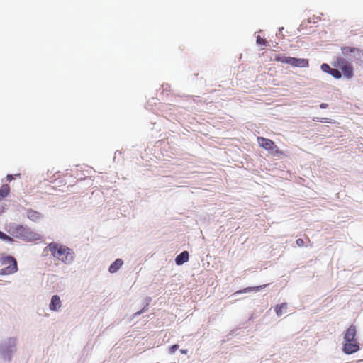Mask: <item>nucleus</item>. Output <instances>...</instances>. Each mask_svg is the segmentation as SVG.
<instances>
[{
    "label": "nucleus",
    "instance_id": "obj_1",
    "mask_svg": "<svg viewBox=\"0 0 363 363\" xmlns=\"http://www.w3.org/2000/svg\"><path fill=\"white\" fill-rule=\"evenodd\" d=\"M8 233L13 237L25 242L40 240L41 236L26 225L11 223L8 225Z\"/></svg>",
    "mask_w": 363,
    "mask_h": 363
},
{
    "label": "nucleus",
    "instance_id": "obj_2",
    "mask_svg": "<svg viewBox=\"0 0 363 363\" xmlns=\"http://www.w3.org/2000/svg\"><path fill=\"white\" fill-rule=\"evenodd\" d=\"M18 340L14 337L3 338L0 341V359L5 362H11L17 350Z\"/></svg>",
    "mask_w": 363,
    "mask_h": 363
},
{
    "label": "nucleus",
    "instance_id": "obj_3",
    "mask_svg": "<svg viewBox=\"0 0 363 363\" xmlns=\"http://www.w3.org/2000/svg\"><path fill=\"white\" fill-rule=\"evenodd\" d=\"M0 263L1 265H7V267L0 269V274L9 275L18 271L17 261L12 255L6 254L0 255Z\"/></svg>",
    "mask_w": 363,
    "mask_h": 363
},
{
    "label": "nucleus",
    "instance_id": "obj_4",
    "mask_svg": "<svg viewBox=\"0 0 363 363\" xmlns=\"http://www.w3.org/2000/svg\"><path fill=\"white\" fill-rule=\"evenodd\" d=\"M277 62L291 65L295 67H307L309 65L308 60L303 58H297L284 55H278L275 57Z\"/></svg>",
    "mask_w": 363,
    "mask_h": 363
},
{
    "label": "nucleus",
    "instance_id": "obj_5",
    "mask_svg": "<svg viewBox=\"0 0 363 363\" xmlns=\"http://www.w3.org/2000/svg\"><path fill=\"white\" fill-rule=\"evenodd\" d=\"M335 66L337 67L342 72V76L346 79H350L354 76V68L352 65L342 57H337L335 62Z\"/></svg>",
    "mask_w": 363,
    "mask_h": 363
},
{
    "label": "nucleus",
    "instance_id": "obj_6",
    "mask_svg": "<svg viewBox=\"0 0 363 363\" xmlns=\"http://www.w3.org/2000/svg\"><path fill=\"white\" fill-rule=\"evenodd\" d=\"M257 140L259 146L269 151L270 153L274 154L279 152L278 147L272 140L263 137H258Z\"/></svg>",
    "mask_w": 363,
    "mask_h": 363
},
{
    "label": "nucleus",
    "instance_id": "obj_7",
    "mask_svg": "<svg viewBox=\"0 0 363 363\" xmlns=\"http://www.w3.org/2000/svg\"><path fill=\"white\" fill-rule=\"evenodd\" d=\"M60 250L62 252L61 257H56L57 259L62 261L65 264H70L74 259V252L73 250L65 245H60Z\"/></svg>",
    "mask_w": 363,
    "mask_h": 363
},
{
    "label": "nucleus",
    "instance_id": "obj_8",
    "mask_svg": "<svg viewBox=\"0 0 363 363\" xmlns=\"http://www.w3.org/2000/svg\"><path fill=\"white\" fill-rule=\"evenodd\" d=\"M320 69L323 72L329 74L336 79H339L342 77V72L340 69L333 68L327 63H323L320 65Z\"/></svg>",
    "mask_w": 363,
    "mask_h": 363
},
{
    "label": "nucleus",
    "instance_id": "obj_9",
    "mask_svg": "<svg viewBox=\"0 0 363 363\" xmlns=\"http://www.w3.org/2000/svg\"><path fill=\"white\" fill-rule=\"evenodd\" d=\"M342 350L345 354H352L359 350V343L357 341L345 342Z\"/></svg>",
    "mask_w": 363,
    "mask_h": 363
},
{
    "label": "nucleus",
    "instance_id": "obj_10",
    "mask_svg": "<svg viewBox=\"0 0 363 363\" xmlns=\"http://www.w3.org/2000/svg\"><path fill=\"white\" fill-rule=\"evenodd\" d=\"M357 330L354 325H351L346 330L344 335V342L356 341Z\"/></svg>",
    "mask_w": 363,
    "mask_h": 363
},
{
    "label": "nucleus",
    "instance_id": "obj_11",
    "mask_svg": "<svg viewBox=\"0 0 363 363\" xmlns=\"http://www.w3.org/2000/svg\"><path fill=\"white\" fill-rule=\"evenodd\" d=\"M47 248L51 252L52 256L54 257H60L62 252V250H60V245L56 242H51L48 246Z\"/></svg>",
    "mask_w": 363,
    "mask_h": 363
},
{
    "label": "nucleus",
    "instance_id": "obj_12",
    "mask_svg": "<svg viewBox=\"0 0 363 363\" xmlns=\"http://www.w3.org/2000/svg\"><path fill=\"white\" fill-rule=\"evenodd\" d=\"M26 216L29 220L33 222H37L43 217L41 213L30 208L26 210Z\"/></svg>",
    "mask_w": 363,
    "mask_h": 363
},
{
    "label": "nucleus",
    "instance_id": "obj_13",
    "mask_svg": "<svg viewBox=\"0 0 363 363\" xmlns=\"http://www.w3.org/2000/svg\"><path fill=\"white\" fill-rule=\"evenodd\" d=\"M61 307V301L58 295H54L52 296L49 308L51 311H57Z\"/></svg>",
    "mask_w": 363,
    "mask_h": 363
},
{
    "label": "nucleus",
    "instance_id": "obj_14",
    "mask_svg": "<svg viewBox=\"0 0 363 363\" xmlns=\"http://www.w3.org/2000/svg\"><path fill=\"white\" fill-rule=\"evenodd\" d=\"M189 257V252L187 251H183L175 257V264L178 266H181L188 262Z\"/></svg>",
    "mask_w": 363,
    "mask_h": 363
},
{
    "label": "nucleus",
    "instance_id": "obj_15",
    "mask_svg": "<svg viewBox=\"0 0 363 363\" xmlns=\"http://www.w3.org/2000/svg\"><path fill=\"white\" fill-rule=\"evenodd\" d=\"M268 284L260 285L258 286H248L242 290L238 291L235 294H239L242 293H250V292H258L262 289H264Z\"/></svg>",
    "mask_w": 363,
    "mask_h": 363
},
{
    "label": "nucleus",
    "instance_id": "obj_16",
    "mask_svg": "<svg viewBox=\"0 0 363 363\" xmlns=\"http://www.w3.org/2000/svg\"><path fill=\"white\" fill-rule=\"evenodd\" d=\"M123 261L118 258L113 262L108 267V272L111 274L116 273L123 265Z\"/></svg>",
    "mask_w": 363,
    "mask_h": 363
},
{
    "label": "nucleus",
    "instance_id": "obj_17",
    "mask_svg": "<svg viewBox=\"0 0 363 363\" xmlns=\"http://www.w3.org/2000/svg\"><path fill=\"white\" fill-rule=\"evenodd\" d=\"M356 48L354 47H348L345 46L342 47L341 50L342 55L347 57L349 60H352L353 57L352 55H354Z\"/></svg>",
    "mask_w": 363,
    "mask_h": 363
},
{
    "label": "nucleus",
    "instance_id": "obj_18",
    "mask_svg": "<svg viewBox=\"0 0 363 363\" xmlns=\"http://www.w3.org/2000/svg\"><path fill=\"white\" fill-rule=\"evenodd\" d=\"M352 60L363 62V50L359 48L355 49L354 55H352Z\"/></svg>",
    "mask_w": 363,
    "mask_h": 363
},
{
    "label": "nucleus",
    "instance_id": "obj_19",
    "mask_svg": "<svg viewBox=\"0 0 363 363\" xmlns=\"http://www.w3.org/2000/svg\"><path fill=\"white\" fill-rule=\"evenodd\" d=\"M10 192V186L8 184H3L0 189V194L2 195V198L6 197Z\"/></svg>",
    "mask_w": 363,
    "mask_h": 363
},
{
    "label": "nucleus",
    "instance_id": "obj_20",
    "mask_svg": "<svg viewBox=\"0 0 363 363\" xmlns=\"http://www.w3.org/2000/svg\"><path fill=\"white\" fill-rule=\"evenodd\" d=\"M286 308H287L286 303H281L280 305H277L275 308V311H276L277 316H281L282 315L283 309H286Z\"/></svg>",
    "mask_w": 363,
    "mask_h": 363
},
{
    "label": "nucleus",
    "instance_id": "obj_21",
    "mask_svg": "<svg viewBox=\"0 0 363 363\" xmlns=\"http://www.w3.org/2000/svg\"><path fill=\"white\" fill-rule=\"evenodd\" d=\"M145 301H146V304L145 306L143 307V308L138 312H136L135 313V317L142 314L143 313H144L145 311H146L147 310V307L149 306L150 301H152V298L150 297H147L145 298Z\"/></svg>",
    "mask_w": 363,
    "mask_h": 363
},
{
    "label": "nucleus",
    "instance_id": "obj_22",
    "mask_svg": "<svg viewBox=\"0 0 363 363\" xmlns=\"http://www.w3.org/2000/svg\"><path fill=\"white\" fill-rule=\"evenodd\" d=\"M256 43L258 45H264V46H269V42L262 38H261L259 35L257 37Z\"/></svg>",
    "mask_w": 363,
    "mask_h": 363
},
{
    "label": "nucleus",
    "instance_id": "obj_23",
    "mask_svg": "<svg viewBox=\"0 0 363 363\" xmlns=\"http://www.w3.org/2000/svg\"><path fill=\"white\" fill-rule=\"evenodd\" d=\"M179 348V345L177 344H174L169 347V353L172 354H174Z\"/></svg>",
    "mask_w": 363,
    "mask_h": 363
},
{
    "label": "nucleus",
    "instance_id": "obj_24",
    "mask_svg": "<svg viewBox=\"0 0 363 363\" xmlns=\"http://www.w3.org/2000/svg\"><path fill=\"white\" fill-rule=\"evenodd\" d=\"M15 177H21V174H16L14 175L13 174H8L6 176L7 181L11 182Z\"/></svg>",
    "mask_w": 363,
    "mask_h": 363
},
{
    "label": "nucleus",
    "instance_id": "obj_25",
    "mask_svg": "<svg viewBox=\"0 0 363 363\" xmlns=\"http://www.w3.org/2000/svg\"><path fill=\"white\" fill-rule=\"evenodd\" d=\"M296 243L298 247H302L304 245V240L301 238H298L296 240Z\"/></svg>",
    "mask_w": 363,
    "mask_h": 363
},
{
    "label": "nucleus",
    "instance_id": "obj_26",
    "mask_svg": "<svg viewBox=\"0 0 363 363\" xmlns=\"http://www.w3.org/2000/svg\"><path fill=\"white\" fill-rule=\"evenodd\" d=\"M3 240L6 242H12L13 241V238L11 236L8 235L6 234V238H4Z\"/></svg>",
    "mask_w": 363,
    "mask_h": 363
},
{
    "label": "nucleus",
    "instance_id": "obj_27",
    "mask_svg": "<svg viewBox=\"0 0 363 363\" xmlns=\"http://www.w3.org/2000/svg\"><path fill=\"white\" fill-rule=\"evenodd\" d=\"M328 107V104H325V103H322L320 105V108H322V109L327 108Z\"/></svg>",
    "mask_w": 363,
    "mask_h": 363
},
{
    "label": "nucleus",
    "instance_id": "obj_28",
    "mask_svg": "<svg viewBox=\"0 0 363 363\" xmlns=\"http://www.w3.org/2000/svg\"><path fill=\"white\" fill-rule=\"evenodd\" d=\"M4 238H6V234L0 230V239L3 240Z\"/></svg>",
    "mask_w": 363,
    "mask_h": 363
},
{
    "label": "nucleus",
    "instance_id": "obj_29",
    "mask_svg": "<svg viewBox=\"0 0 363 363\" xmlns=\"http://www.w3.org/2000/svg\"><path fill=\"white\" fill-rule=\"evenodd\" d=\"M284 30V27H281L279 28V32L276 34L277 36L281 35V32Z\"/></svg>",
    "mask_w": 363,
    "mask_h": 363
},
{
    "label": "nucleus",
    "instance_id": "obj_30",
    "mask_svg": "<svg viewBox=\"0 0 363 363\" xmlns=\"http://www.w3.org/2000/svg\"><path fill=\"white\" fill-rule=\"evenodd\" d=\"M180 352L182 354H186L187 353V350L182 349V350H180Z\"/></svg>",
    "mask_w": 363,
    "mask_h": 363
},
{
    "label": "nucleus",
    "instance_id": "obj_31",
    "mask_svg": "<svg viewBox=\"0 0 363 363\" xmlns=\"http://www.w3.org/2000/svg\"><path fill=\"white\" fill-rule=\"evenodd\" d=\"M1 199H3V198H2V195H1V194H0V201H1Z\"/></svg>",
    "mask_w": 363,
    "mask_h": 363
}]
</instances>
